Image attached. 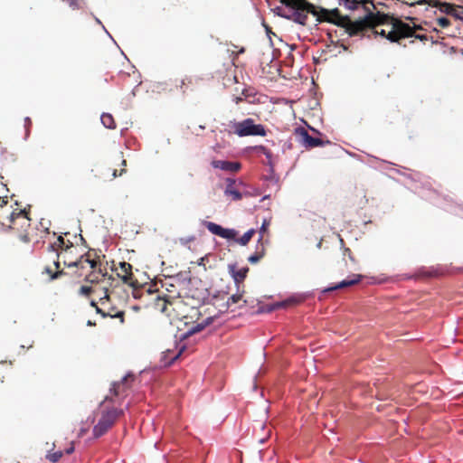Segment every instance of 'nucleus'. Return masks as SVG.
Returning a JSON list of instances; mask_svg holds the SVG:
<instances>
[{
	"mask_svg": "<svg viewBox=\"0 0 463 463\" xmlns=\"http://www.w3.org/2000/svg\"><path fill=\"white\" fill-rule=\"evenodd\" d=\"M293 8V12L291 14H280L279 15L292 20L294 23L299 24L301 25H305L307 24V14H311L316 16V21L317 23H321L324 21L331 22V19L328 17V10L325 8H320L319 11L317 10L316 6L307 1H304V4L299 5V6H290Z\"/></svg>",
	"mask_w": 463,
	"mask_h": 463,
	"instance_id": "f257e3e1",
	"label": "nucleus"
},
{
	"mask_svg": "<svg viewBox=\"0 0 463 463\" xmlns=\"http://www.w3.org/2000/svg\"><path fill=\"white\" fill-rule=\"evenodd\" d=\"M387 18L384 23L381 24H390L391 30L387 33L386 39L392 43L398 42L401 38L411 36L413 31L410 27L409 24H404L401 20L396 18H390L385 15Z\"/></svg>",
	"mask_w": 463,
	"mask_h": 463,
	"instance_id": "f03ea898",
	"label": "nucleus"
},
{
	"mask_svg": "<svg viewBox=\"0 0 463 463\" xmlns=\"http://www.w3.org/2000/svg\"><path fill=\"white\" fill-rule=\"evenodd\" d=\"M385 14H374L373 13L368 14L363 19L350 22L347 24L346 31L350 36H353L362 31L365 27H373L382 23H384L386 20Z\"/></svg>",
	"mask_w": 463,
	"mask_h": 463,
	"instance_id": "7ed1b4c3",
	"label": "nucleus"
},
{
	"mask_svg": "<svg viewBox=\"0 0 463 463\" xmlns=\"http://www.w3.org/2000/svg\"><path fill=\"white\" fill-rule=\"evenodd\" d=\"M234 133L238 137L266 136V130L261 124H254L252 118H246L241 122L233 123Z\"/></svg>",
	"mask_w": 463,
	"mask_h": 463,
	"instance_id": "20e7f679",
	"label": "nucleus"
},
{
	"mask_svg": "<svg viewBox=\"0 0 463 463\" xmlns=\"http://www.w3.org/2000/svg\"><path fill=\"white\" fill-rule=\"evenodd\" d=\"M115 412H108L103 415L99 422L93 428V435L96 438L102 436L114 423L116 420Z\"/></svg>",
	"mask_w": 463,
	"mask_h": 463,
	"instance_id": "39448f33",
	"label": "nucleus"
},
{
	"mask_svg": "<svg viewBox=\"0 0 463 463\" xmlns=\"http://www.w3.org/2000/svg\"><path fill=\"white\" fill-rule=\"evenodd\" d=\"M213 168L221 169L225 172H237L241 168V164L238 162H230L225 160H214L212 162Z\"/></svg>",
	"mask_w": 463,
	"mask_h": 463,
	"instance_id": "423d86ee",
	"label": "nucleus"
},
{
	"mask_svg": "<svg viewBox=\"0 0 463 463\" xmlns=\"http://www.w3.org/2000/svg\"><path fill=\"white\" fill-rule=\"evenodd\" d=\"M213 322V317H208L203 319L202 322H199L194 326H192L183 335L181 338L184 339L188 336L198 333L204 329L206 326H210Z\"/></svg>",
	"mask_w": 463,
	"mask_h": 463,
	"instance_id": "0eeeda50",
	"label": "nucleus"
},
{
	"mask_svg": "<svg viewBox=\"0 0 463 463\" xmlns=\"http://www.w3.org/2000/svg\"><path fill=\"white\" fill-rule=\"evenodd\" d=\"M299 134L301 137L302 143L307 147H315L322 144V141L320 139L312 137L305 129H301Z\"/></svg>",
	"mask_w": 463,
	"mask_h": 463,
	"instance_id": "6e6552de",
	"label": "nucleus"
},
{
	"mask_svg": "<svg viewBox=\"0 0 463 463\" xmlns=\"http://www.w3.org/2000/svg\"><path fill=\"white\" fill-rule=\"evenodd\" d=\"M119 269L121 273H118V276L121 278L122 281L124 283H129L132 278V266L129 263L123 261L119 263Z\"/></svg>",
	"mask_w": 463,
	"mask_h": 463,
	"instance_id": "1a4fd4ad",
	"label": "nucleus"
},
{
	"mask_svg": "<svg viewBox=\"0 0 463 463\" xmlns=\"http://www.w3.org/2000/svg\"><path fill=\"white\" fill-rule=\"evenodd\" d=\"M234 180L228 179L224 194L227 196H231L233 200H240L241 199V194L234 187Z\"/></svg>",
	"mask_w": 463,
	"mask_h": 463,
	"instance_id": "9d476101",
	"label": "nucleus"
},
{
	"mask_svg": "<svg viewBox=\"0 0 463 463\" xmlns=\"http://www.w3.org/2000/svg\"><path fill=\"white\" fill-rule=\"evenodd\" d=\"M360 278H361L360 275H355L354 278L352 279H344L341 282H339L338 284L335 285L334 287L325 288L323 290V292H329V291H332L335 289L343 288H345L348 286H352V285L357 283L360 280Z\"/></svg>",
	"mask_w": 463,
	"mask_h": 463,
	"instance_id": "9b49d317",
	"label": "nucleus"
},
{
	"mask_svg": "<svg viewBox=\"0 0 463 463\" xmlns=\"http://www.w3.org/2000/svg\"><path fill=\"white\" fill-rule=\"evenodd\" d=\"M230 272H231L232 278L234 279V280L236 282H239V281L244 279V278L246 277V274L248 272V269L242 268V269L236 270L234 266H230Z\"/></svg>",
	"mask_w": 463,
	"mask_h": 463,
	"instance_id": "f8f14e48",
	"label": "nucleus"
},
{
	"mask_svg": "<svg viewBox=\"0 0 463 463\" xmlns=\"http://www.w3.org/2000/svg\"><path fill=\"white\" fill-rule=\"evenodd\" d=\"M100 121L103 124V126L107 128L113 129L116 128L114 118H113L112 115H110L109 113H103L100 116Z\"/></svg>",
	"mask_w": 463,
	"mask_h": 463,
	"instance_id": "ddd939ff",
	"label": "nucleus"
},
{
	"mask_svg": "<svg viewBox=\"0 0 463 463\" xmlns=\"http://www.w3.org/2000/svg\"><path fill=\"white\" fill-rule=\"evenodd\" d=\"M439 6V10L440 12L444 13V14H450L453 16V13L455 11V8L456 6L451 5V4H448V3H440V2H436L435 3V6Z\"/></svg>",
	"mask_w": 463,
	"mask_h": 463,
	"instance_id": "4468645a",
	"label": "nucleus"
},
{
	"mask_svg": "<svg viewBox=\"0 0 463 463\" xmlns=\"http://www.w3.org/2000/svg\"><path fill=\"white\" fill-rule=\"evenodd\" d=\"M204 224L211 233L221 237L223 227H222L221 225H219L217 223L212 222H205Z\"/></svg>",
	"mask_w": 463,
	"mask_h": 463,
	"instance_id": "2eb2a0df",
	"label": "nucleus"
},
{
	"mask_svg": "<svg viewBox=\"0 0 463 463\" xmlns=\"http://www.w3.org/2000/svg\"><path fill=\"white\" fill-rule=\"evenodd\" d=\"M255 232V230L254 229H250L249 231H247L237 241L239 244L244 246L246 244H248V242L250 241L252 235L254 234Z\"/></svg>",
	"mask_w": 463,
	"mask_h": 463,
	"instance_id": "dca6fc26",
	"label": "nucleus"
},
{
	"mask_svg": "<svg viewBox=\"0 0 463 463\" xmlns=\"http://www.w3.org/2000/svg\"><path fill=\"white\" fill-rule=\"evenodd\" d=\"M236 234L237 232L234 229L223 228L221 238L232 240L235 238Z\"/></svg>",
	"mask_w": 463,
	"mask_h": 463,
	"instance_id": "f3484780",
	"label": "nucleus"
},
{
	"mask_svg": "<svg viewBox=\"0 0 463 463\" xmlns=\"http://www.w3.org/2000/svg\"><path fill=\"white\" fill-rule=\"evenodd\" d=\"M62 456V451L61 450H57V451H54V452H48L46 454V458L52 462V463H55L57 462Z\"/></svg>",
	"mask_w": 463,
	"mask_h": 463,
	"instance_id": "a211bd4d",
	"label": "nucleus"
},
{
	"mask_svg": "<svg viewBox=\"0 0 463 463\" xmlns=\"http://www.w3.org/2000/svg\"><path fill=\"white\" fill-rule=\"evenodd\" d=\"M241 294H233L232 295L226 302V308L230 307L231 306L237 304L241 299Z\"/></svg>",
	"mask_w": 463,
	"mask_h": 463,
	"instance_id": "6ab92c4d",
	"label": "nucleus"
},
{
	"mask_svg": "<svg viewBox=\"0 0 463 463\" xmlns=\"http://www.w3.org/2000/svg\"><path fill=\"white\" fill-rule=\"evenodd\" d=\"M453 16L456 19L463 21V7L456 6L455 11L453 13Z\"/></svg>",
	"mask_w": 463,
	"mask_h": 463,
	"instance_id": "aec40b11",
	"label": "nucleus"
},
{
	"mask_svg": "<svg viewBox=\"0 0 463 463\" xmlns=\"http://www.w3.org/2000/svg\"><path fill=\"white\" fill-rule=\"evenodd\" d=\"M437 23L438 24L442 27V28H446L449 25V20L446 17H439L437 19Z\"/></svg>",
	"mask_w": 463,
	"mask_h": 463,
	"instance_id": "412c9836",
	"label": "nucleus"
},
{
	"mask_svg": "<svg viewBox=\"0 0 463 463\" xmlns=\"http://www.w3.org/2000/svg\"><path fill=\"white\" fill-rule=\"evenodd\" d=\"M268 225H269V222L267 220H264L261 224V227H260V235L259 241L262 240V233L266 231Z\"/></svg>",
	"mask_w": 463,
	"mask_h": 463,
	"instance_id": "4be33fe9",
	"label": "nucleus"
},
{
	"mask_svg": "<svg viewBox=\"0 0 463 463\" xmlns=\"http://www.w3.org/2000/svg\"><path fill=\"white\" fill-rule=\"evenodd\" d=\"M261 258V255H257V254H254V255H251L248 258V260L249 262L254 264V263H257Z\"/></svg>",
	"mask_w": 463,
	"mask_h": 463,
	"instance_id": "5701e85b",
	"label": "nucleus"
},
{
	"mask_svg": "<svg viewBox=\"0 0 463 463\" xmlns=\"http://www.w3.org/2000/svg\"><path fill=\"white\" fill-rule=\"evenodd\" d=\"M90 291H91V288L90 287L82 286L80 288V293L82 294V295H89L90 293Z\"/></svg>",
	"mask_w": 463,
	"mask_h": 463,
	"instance_id": "b1692460",
	"label": "nucleus"
},
{
	"mask_svg": "<svg viewBox=\"0 0 463 463\" xmlns=\"http://www.w3.org/2000/svg\"><path fill=\"white\" fill-rule=\"evenodd\" d=\"M123 316H124V313L122 311H119L116 315L111 316V317H118V318H120V323H123L124 322Z\"/></svg>",
	"mask_w": 463,
	"mask_h": 463,
	"instance_id": "393cba45",
	"label": "nucleus"
},
{
	"mask_svg": "<svg viewBox=\"0 0 463 463\" xmlns=\"http://www.w3.org/2000/svg\"><path fill=\"white\" fill-rule=\"evenodd\" d=\"M374 33L386 38L387 33L385 32V30H381L380 32L376 30Z\"/></svg>",
	"mask_w": 463,
	"mask_h": 463,
	"instance_id": "a878e982",
	"label": "nucleus"
},
{
	"mask_svg": "<svg viewBox=\"0 0 463 463\" xmlns=\"http://www.w3.org/2000/svg\"><path fill=\"white\" fill-rule=\"evenodd\" d=\"M205 258H206V257H202V258H200V259L198 260V261H197V264H198L199 266H203V267H204V260H205Z\"/></svg>",
	"mask_w": 463,
	"mask_h": 463,
	"instance_id": "bb28decb",
	"label": "nucleus"
},
{
	"mask_svg": "<svg viewBox=\"0 0 463 463\" xmlns=\"http://www.w3.org/2000/svg\"><path fill=\"white\" fill-rule=\"evenodd\" d=\"M6 203H7L6 196L5 197H1L0 196V207L5 205Z\"/></svg>",
	"mask_w": 463,
	"mask_h": 463,
	"instance_id": "cd10ccee",
	"label": "nucleus"
},
{
	"mask_svg": "<svg viewBox=\"0 0 463 463\" xmlns=\"http://www.w3.org/2000/svg\"><path fill=\"white\" fill-rule=\"evenodd\" d=\"M96 312L101 314L103 317H107V314L104 313L99 307H96Z\"/></svg>",
	"mask_w": 463,
	"mask_h": 463,
	"instance_id": "c85d7f7f",
	"label": "nucleus"
},
{
	"mask_svg": "<svg viewBox=\"0 0 463 463\" xmlns=\"http://www.w3.org/2000/svg\"><path fill=\"white\" fill-rule=\"evenodd\" d=\"M74 451V447L73 445H71L67 449H66V453L67 454H71Z\"/></svg>",
	"mask_w": 463,
	"mask_h": 463,
	"instance_id": "c756f323",
	"label": "nucleus"
},
{
	"mask_svg": "<svg viewBox=\"0 0 463 463\" xmlns=\"http://www.w3.org/2000/svg\"><path fill=\"white\" fill-rule=\"evenodd\" d=\"M181 353H182V350H180V351H179V353H178L177 354H175V355L172 358V360H171L170 364H171V363H173L174 361H175V360L180 356Z\"/></svg>",
	"mask_w": 463,
	"mask_h": 463,
	"instance_id": "7c9ffc66",
	"label": "nucleus"
},
{
	"mask_svg": "<svg viewBox=\"0 0 463 463\" xmlns=\"http://www.w3.org/2000/svg\"><path fill=\"white\" fill-rule=\"evenodd\" d=\"M78 265L77 261H73L68 264V267H76Z\"/></svg>",
	"mask_w": 463,
	"mask_h": 463,
	"instance_id": "2f4dec72",
	"label": "nucleus"
},
{
	"mask_svg": "<svg viewBox=\"0 0 463 463\" xmlns=\"http://www.w3.org/2000/svg\"><path fill=\"white\" fill-rule=\"evenodd\" d=\"M105 298H106V299H108V298H109V296H108V294H107V291H105L104 297H101V298H100V300H103V299H105Z\"/></svg>",
	"mask_w": 463,
	"mask_h": 463,
	"instance_id": "473e14b6",
	"label": "nucleus"
},
{
	"mask_svg": "<svg viewBox=\"0 0 463 463\" xmlns=\"http://www.w3.org/2000/svg\"><path fill=\"white\" fill-rule=\"evenodd\" d=\"M88 262L90 264L91 268H94V266H95V261L94 260H88Z\"/></svg>",
	"mask_w": 463,
	"mask_h": 463,
	"instance_id": "72a5a7b5",
	"label": "nucleus"
},
{
	"mask_svg": "<svg viewBox=\"0 0 463 463\" xmlns=\"http://www.w3.org/2000/svg\"><path fill=\"white\" fill-rule=\"evenodd\" d=\"M268 437H269V434L267 435V437H266V438H262V439H260L259 440V442H260V443H263V442L267 439V438H268Z\"/></svg>",
	"mask_w": 463,
	"mask_h": 463,
	"instance_id": "f704fd0d",
	"label": "nucleus"
},
{
	"mask_svg": "<svg viewBox=\"0 0 463 463\" xmlns=\"http://www.w3.org/2000/svg\"><path fill=\"white\" fill-rule=\"evenodd\" d=\"M265 156L267 158H270V153L269 151L265 152Z\"/></svg>",
	"mask_w": 463,
	"mask_h": 463,
	"instance_id": "c9c22d12",
	"label": "nucleus"
},
{
	"mask_svg": "<svg viewBox=\"0 0 463 463\" xmlns=\"http://www.w3.org/2000/svg\"><path fill=\"white\" fill-rule=\"evenodd\" d=\"M14 217H15V213H11V219H12V220H14Z\"/></svg>",
	"mask_w": 463,
	"mask_h": 463,
	"instance_id": "e433bc0d",
	"label": "nucleus"
},
{
	"mask_svg": "<svg viewBox=\"0 0 463 463\" xmlns=\"http://www.w3.org/2000/svg\"><path fill=\"white\" fill-rule=\"evenodd\" d=\"M90 305H91L92 307H97V305H96L95 301H91Z\"/></svg>",
	"mask_w": 463,
	"mask_h": 463,
	"instance_id": "4c0bfd02",
	"label": "nucleus"
},
{
	"mask_svg": "<svg viewBox=\"0 0 463 463\" xmlns=\"http://www.w3.org/2000/svg\"><path fill=\"white\" fill-rule=\"evenodd\" d=\"M283 306H284V302L277 304V307H283Z\"/></svg>",
	"mask_w": 463,
	"mask_h": 463,
	"instance_id": "58836bf2",
	"label": "nucleus"
},
{
	"mask_svg": "<svg viewBox=\"0 0 463 463\" xmlns=\"http://www.w3.org/2000/svg\"><path fill=\"white\" fill-rule=\"evenodd\" d=\"M348 1H349V0H339V4H342V2H344V3L345 4V3H346V2H348Z\"/></svg>",
	"mask_w": 463,
	"mask_h": 463,
	"instance_id": "ea45409f",
	"label": "nucleus"
},
{
	"mask_svg": "<svg viewBox=\"0 0 463 463\" xmlns=\"http://www.w3.org/2000/svg\"><path fill=\"white\" fill-rule=\"evenodd\" d=\"M87 325H88V326H91V325H93V324L91 323V321H90V320H89V321H88V323H87Z\"/></svg>",
	"mask_w": 463,
	"mask_h": 463,
	"instance_id": "a19ab883",
	"label": "nucleus"
},
{
	"mask_svg": "<svg viewBox=\"0 0 463 463\" xmlns=\"http://www.w3.org/2000/svg\"><path fill=\"white\" fill-rule=\"evenodd\" d=\"M116 176H117V172H116V171H114V172H113V177H116Z\"/></svg>",
	"mask_w": 463,
	"mask_h": 463,
	"instance_id": "79ce46f5",
	"label": "nucleus"
},
{
	"mask_svg": "<svg viewBox=\"0 0 463 463\" xmlns=\"http://www.w3.org/2000/svg\"><path fill=\"white\" fill-rule=\"evenodd\" d=\"M240 100H241V99L237 98L235 101H236V103H239Z\"/></svg>",
	"mask_w": 463,
	"mask_h": 463,
	"instance_id": "37998d69",
	"label": "nucleus"
},
{
	"mask_svg": "<svg viewBox=\"0 0 463 463\" xmlns=\"http://www.w3.org/2000/svg\"><path fill=\"white\" fill-rule=\"evenodd\" d=\"M58 277V274H55L52 276V279H56Z\"/></svg>",
	"mask_w": 463,
	"mask_h": 463,
	"instance_id": "c03bdc74",
	"label": "nucleus"
},
{
	"mask_svg": "<svg viewBox=\"0 0 463 463\" xmlns=\"http://www.w3.org/2000/svg\"><path fill=\"white\" fill-rule=\"evenodd\" d=\"M97 23L101 24L99 19L96 18Z\"/></svg>",
	"mask_w": 463,
	"mask_h": 463,
	"instance_id": "a18cd8bd",
	"label": "nucleus"
},
{
	"mask_svg": "<svg viewBox=\"0 0 463 463\" xmlns=\"http://www.w3.org/2000/svg\"><path fill=\"white\" fill-rule=\"evenodd\" d=\"M267 198H268V196H267V195H265L264 197H262V200H265V199H267Z\"/></svg>",
	"mask_w": 463,
	"mask_h": 463,
	"instance_id": "49530a36",
	"label": "nucleus"
},
{
	"mask_svg": "<svg viewBox=\"0 0 463 463\" xmlns=\"http://www.w3.org/2000/svg\"><path fill=\"white\" fill-rule=\"evenodd\" d=\"M20 214H24V212H20L19 213H17V215H20Z\"/></svg>",
	"mask_w": 463,
	"mask_h": 463,
	"instance_id": "de8ad7c7",
	"label": "nucleus"
}]
</instances>
